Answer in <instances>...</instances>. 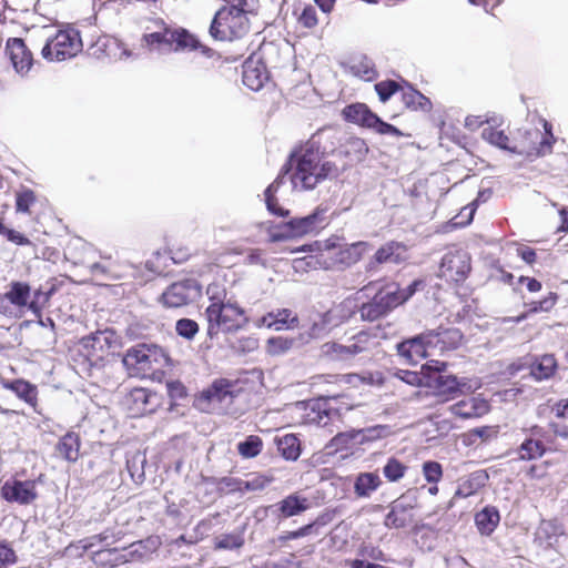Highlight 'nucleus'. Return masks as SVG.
<instances>
[{"label":"nucleus","mask_w":568,"mask_h":568,"mask_svg":"<svg viewBox=\"0 0 568 568\" xmlns=\"http://www.w3.org/2000/svg\"><path fill=\"white\" fill-rule=\"evenodd\" d=\"M422 468L424 478L429 484H437L443 478V466L436 460L424 462Z\"/></svg>","instance_id":"052dcab7"},{"label":"nucleus","mask_w":568,"mask_h":568,"mask_svg":"<svg viewBox=\"0 0 568 568\" xmlns=\"http://www.w3.org/2000/svg\"><path fill=\"white\" fill-rule=\"evenodd\" d=\"M564 534V526L557 520H544L538 529L539 538L544 539L547 546H552Z\"/></svg>","instance_id":"37998d69"},{"label":"nucleus","mask_w":568,"mask_h":568,"mask_svg":"<svg viewBox=\"0 0 568 568\" xmlns=\"http://www.w3.org/2000/svg\"><path fill=\"white\" fill-rule=\"evenodd\" d=\"M382 485V479L376 471L357 474L354 479V494L358 498H368Z\"/></svg>","instance_id":"c85d7f7f"},{"label":"nucleus","mask_w":568,"mask_h":568,"mask_svg":"<svg viewBox=\"0 0 568 568\" xmlns=\"http://www.w3.org/2000/svg\"><path fill=\"white\" fill-rule=\"evenodd\" d=\"M204 315L207 321L206 335L210 339L216 338L220 332L235 333L248 323L244 308L231 301L210 304L205 308Z\"/></svg>","instance_id":"7ed1b4c3"},{"label":"nucleus","mask_w":568,"mask_h":568,"mask_svg":"<svg viewBox=\"0 0 568 568\" xmlns=\"http://www.w3.org/2000/svg\"><path fill=\"white\" fill-rule=\"evenodd\" d=\"M8 387L27 404L34 406L37 404V386L23 379H16L8 384Z\"/></svg>","instance_id":"ea45409f"},{"label":"nucleus","mask_w":568,"mask_h":568,"mask_svg":"<svg viewBox=\"0 0 568 568\" xmlns=\"http://www.w3.org/2000/svg\"><path fill=\"white\" fill-rule=\"evenodd\" d=\"M335 400L336 397H327L316 402L313 407V412H317L318 424L323 423V425H327V423L333 418L341 417L339 409L332 405V402Z\"/></svg>","instance_id":"79ce46f5"},{"label":"nucleus","mask_w":568,"mask_h":568,"mask_svg":"<svg viewBox=\"0 0 568 568\" xmlns=\"http://www.w3.org/2000/svg\"><path fill=\"white\" fill-rule=\"evenodd\" d=\"M416 507V491H406L389 504V511L385 516L384 526L388 529H400L407 527L414 519L413 510Z\"/></svg>","instance_id":"9b49d317"},{"label":"nucleus","mask_w":568,"mask_h":568,"mask_svg":"<svg viewBox=\"0 0 568 568\" xmlns=\"http://www.w3.org/2000/svg\"><path fill=\"white\" fill-rule=\"evenodd\" d=\"M369 149L365 140L357 136L343 135L342 146L339 150V159L346 160V168L349 163H357L365 160Z\"/></svg>","instance_id":"5701e85b"},{"label":"nucleus","mask_w":568,"mask_h":568,"mask_svg":"<svg viewBox=\"0 0 568 568\" xmlns=\"http://www.w3.org/2000/svg\"><path fill=\"white\" fill-rule=\"evenodd\" d=\"M519 459L520 460H535L542 457L547 448L540 440L532 438H526L519 446Z\"/></svg>","instance_id":"a19ab883"},{"label":"nucleus","mask_w":568,"mask_h":568,"mask_svg":"<svg viewBox=\"0 0 568 568\" xmlns=\"http://www.w3.org/2000/svg\"><path fill=\"white\" fill-rule=\"evenodd\" d=\"M498 429L495 426H480L475 427L463 434V444L466 446L477 445L478 439L483 443H488L497 438Z\"/></svg>","instance_id":"58836bf2"},{"label":"nucleus","mask_w":568,"mask_h":568,"mask_svg":"<svg viewBox=\"0 0 568 568\" xmlns=\"http://www.w3.org/2000/svg\"><path fill=\"white\" fill-rule=\"evenodd\" d=\"M343 135L335 128H322L290 153L285 171L295 162V173L291 175L295 187L300 184L305 191L314 190L326 180L337 179L346 170V163L339 166L336 161L329 160L339 159Z\"/></svg>","instance_id":"f257e3e1"},{"label":"nucleus","mask_w":568,"mask_h":568,"mask_svg":"<svg viewBox=\"0 0 568 568\" xmlns=\"http://www.w3.org/2000/svg\"><path fill=\"white\" fill-rule=\"evenodd\" d=\"M352 71L365 81H373L378 77L375 63L366 55H362L358 60L354 61Z\"/></svg>","instance_id":"a18cd8bd"},{"label":"nucleus","mask_w":568,"mask_h":568,"mask_svg":"<svg viewBox=\"0 0 568 568\" xmlns=\"http://www.w3.org/2000/svg\"><path fill=\"white\" fill-rule=\"evenodd\" d=\"M481 138L489 144L497 146L500 150H505L510 153L519 155L526 154L523 150H519L517 146H510L508 144L509 138L505 134L503 130H496L491 126L485 128L481 131Z\"/></svg>","instance_id":"4c0bfd02"},{"label":"nucleus","mask_w":568,"mask_h":568,"mask_svg":"<svg viewBox=\"0 0 568 568\" xmlns=\"http://www.w3.org/2000/svg\"><path fill=\"white\" fill-rule=\"evenodd\" d=\"M263 447V440L257 435H250L237 444V452L244 458L256 457Z\"/></svg>","instance_id":"09e8293b"},{"label":"nucleus","mask_w":568,"mask_h":568,"mask_svg":"<svg viewBox=\"0 0 568 568\" xmlns=\"http://www.w3.org/2000/svg\"><path fill=\"white\" fill-rule=\"evenodd\" d=\"M392 433L389 425H374L358 430V434H362V442L382 439L388 437Z\"/></svg>","instance_id":"680f3d73"},{"label":"nucleus","mask_w":568,"mask_h":568,"mask_svg":"<svg viewBox=\"0 0 568 568\" xmlns=\"http://www.w3.org/2000/svg\"><path fill=\"white\" fill-rule=\"evenodd\" d=\"M0 497L7 503L30 505L38 498L36 481L10 478L2 484Z\"/></svg>","instance_id":"ddd939ff"},{"label":"nucleus","mask_w":568,"mask_h":568,"mask_svg":"<svg viewBox=\"0 0 568 568\" xmlns=\"http://www.w3.org/2000/svg\"><path fill=\"white\" fill-rule=\"evenodd\" d=\"M298 324L297 315L290 308L271 311L257 320L258 327L273 328L275 331L290 329Z\"/></svg>","instance_id":"6ab92c4d"},{"label":"nucleus","mask_w":568,"mask_h":568,"mask_svg":"<svg viewBox=\"0 0 568 568\" xmlns=\"http://www.w3.org/2000/svg\"><path fill=\"white\" fill-rule=\"evenodd\" d=\"M558 367L557 359L552 354L536 356L530 364V374L537 381L548 379L556 373Z\"/></svg>","instance_id":"72a5a7b5"},{"label":"nucleus","mask_w":568,"mask_h":568,"mask_svg":"<svg viewBox=\"0 0 568 568\" xmlns=\"http://www.w3.org/2000/svg\"><path fill=\"white\" fill-rule=\"evenodd\" d=\"M37 196L33 190L22 187L16 194V211L18 213H29L30 207L36 203Z\"/></svg>","instance_id":"4d7b16f0"},{"label":"nucleus","mask_w":568,"mask_h":568,"mask_svg":"<svg viewBox=\"0 0 568 568\" xmlns=\"http://www.w3.org/2000/svg\"><path fill=\"white\" fill-rule=\"evenodd\" d=\"M326 207L317 206L314 211L305 216L290 219L293 234L296 237L317 232L324 227Z\"/></svg>","instance_id":"2eb2a0df"},{"label":"nucleus","mask_w":568,"mask_h":568,"mask_svg":"<svg viewBox=\"0 0 568 568\" xmlns=\"http://www.w3.org/2000/svg\"><path fill=\"white\" fill-rule=\"evenodd\" d=\"M449 412L462 419H473L487 414L489 404L486 399L471 397L453 404Z\"/></svg>","instance_id":"412c9836"},{"label":"nucleus","mask_w":568,"mask_h":568,"mask_svg":"<svg viewBox=\"0 0 568 568\" xmlns=\"http://www.w3.org/2000/svg\"><path fill=\"white\" fill-rule=\"evenodd\" d=\"M174 44V52L197 50L200 40L184 28L169 29V45Z\"/></svg>","instance_id":"2f4dec72"},{"label":"nucleus","mask_w":568,"mask_h":568,"mask_svg":"<svg viewBox=\"0 0 568 568\" xmlns=\"http://www.w3.org/2000/svg\"><path fill=\"white\" fill-rule=\"evenodd\" d=\"M6 293L11 305L18 308H28L31 295V286L29 283L12 281Z\"/></svg>","instance_id":"c9c22d12"},{"label":"nucleus","mask_w":568,"mask_h":568,"mask_svg":"<svg viewBox=\"0 0 568 568\" xmlns=\"http://www.w3.org/2000/svg\"><path fill=\"white\" fill-rule=\"evenodd\" d=\"M399 305L389 285L379 288L374 296L358 307L362 321L376 322L388 316Z\"/></svg>","instance_id":"9d476101"},{"label":"nucleus","mask_w":568,"mask_h":568,"mask_svg":"<svg viewBox=\"0 0 568 568\" xmlns=\"http://www.w3.org/2000/svg\"><path fill=\"white\" fill-rule=\"evenodd\" d=\"M296 339L285 336H273L266 341V353L271 356H281L286 354L295 345Z\"/></svg>","instance_id":"c03bdc74"},{"label":"nucleus","mask_w":568,"mask_h":568,"mask_svg":"<svg viewBox=\"0 0 568 568\" xmlns=\"http://www.w3.org/2000/svg\"><path fill=\"white\" fill-rule=\"evenodd\" d=\"M394 294L398 305L406 303L419 288L425 286V282L420 278L414 280L406 287H400L397 283L388 284Z\"/></svg>","instance_id":"8fccbe9b"},{"label":"nucleus","mask_w":568,"mask_h":568,"mask_svg":"<svg viewBox=\"0 0 568 568\" xmlns=\"http://www.w3.org/2000/svg\"><path fill=\"white\" fill-rule=\"evenodd\" d=\"M406 470L407 466L404 463L396 457H389L383 467V475L388 481L395 483L405 476Z\"/></svg>","instance_id":"864d4df0"},{"label":"nucleus","mask_w":568,"mask_h":568,"mask_svg":"<svg viewBox=\"0 0 568 568\" xmlns=\"http://www.w3.org/2000/svg\"><path fill=\"white\" fill-rule=\"evenodd\" d=\"M448 363L432 359L424 364L426 371L425 388L437 397L440 402H448L471 390L469 378L457 377L454 374H447Z\"/></svg>","instance_id":"f03ea898"},{"label":"nucleus","mask_w":568,"mask_h":568,"mask_svg":"<svg viewBox=\"0 0 568 568\" xmlns=\"http://www.w3.org/2000/svg\"><path fill=\"white\" fill-rule=\"evenodd\" d=\"M471 271V256L465 250L448 251L442 257L438 276L447 282L460 284Z\"/></svg>","instance_id":"0eeeda50"},{"label":"nucleus","mask_w":568,"mask_h":568,"mask_svg":"<svg viewBox=\"0 0 568 568\" xmlns=\"http://www.w3.org/2000/svg\"><path fill=\"white\" fill-rule=\"evenodd\" d=\"M80 344L92 352H105L119 346L118 335L114 329L105 328L83 336Z\"/></svg>","instance_id":"aec40b11"},{"label":"nucleus","mask_w":568,"mask_h":568,"mask_svg":"<svg viewBox=\"0 0 568 568\" xmlns=\"http://www.w3.org/2000/svg\"><path fill=\"white\" fill-rule=\"evenodd\" d=\"M123 365L128 371L150 369L152 365L159 367H174V362L169 352L155 343H138L128 348L122 358Z\"/></svg>","instance_id":"39448f33"},{"label":"nucleus","mask_w":568,"mask_h":568,"mask_svg":"<svg viewBox=\"0 0 568 568\" xmlns=\"http://www.w3.org/2000/svg\"><path fill=\"white\" fill-rule=\"evenodd\" d=\"M489 480V475L486 469H478L468 475V477L462 481L466 487V494L475 495L479 489L486 486Z\"/></svg>","instance_id":"3c124183"},{"label":"nucleus","mask_w":568,"mask_h":568,"mask_svg":"<svg viewBox=\"0 0 568 568\" xmlns=\"http://www.w3.org/2000/svg\"><path fill=\"white\" fill-rule=\"evenodd\" d=\"M166 393L172 402L171 407L178 400L185 399L187 397V388L179 379H171L166 382Z\"/></svg>","instance_id":"e2e57ef3"},{"label":"nucleus","mask_w":568,"mask_h":568,"mask_svg":"<svg viewBox=\"0 0 568 568\" xmlns=\"http://www.w3.org/2000/svg\"><path fill=\"white\" fill-rule=\"evenodd\" d=\"M243 4L245 0H240L239 6L223 7L214 14L209 30L213 39L232 41L248 32L250 22Z\"/></svg>","instance_id":"20e7f679"},{"label":"nucleus","mask_w":568,"mask_h":568,"mask_svg":"<svg viewBox=\"0 0 568 568\" xmlns=\"http://www.w3.org/2000/svg\"><path fill=\"white\" fill-rule=\"evenodd\" d=\"M270 483L271 479L262 475H255L247 480L241 479V494L243 495L246 491L263 490Z\"/></svg>","instance_id":"69168bd1"},{"label":"nucleus","mask_w":568,"mask_h":568,"mask_svg":"<svg viewBox=\"0 0 568 568\" xmlns=\"http://www.w3.org/2000/svg\"><path fill=\"white\" fill-rule=\"evenodd\" d=\"M245 265H258L263 268L271 266L270 261L264 256L261 248H250L244 257Z\"/></svg>","instance_id":"774afa93"},{"label":"nucleus","mask_w":568,"mask_h":568,"mask_svg":"<svg viewBox=\"0 0 568 568\" xmlns=\"http://www.w3.org/2000/svg\"><path fill=\"white\" fill-rule=\"evenodd\" d=\"M393 375L403 383L416 387H425L427 378L424 365L422 366L420 372L409 369H396Z\"/></svg>","instance_id":"603ef678"},{"label":"nucleus","mask_w":568,"mask_h":568,"mask_svg":"<svg viewBox=\"0 0 568 568\" xmlns=\"http://www.w3.org/2000/svg\"><path fill=\"white\" fill-rule=\"evenodd\" d=\"M6 52L17 73L24 75L30 71L33 57L22 38H9Z\"/></svg>","instance_id":"4468645a"},{"label":"nucleus","mask_w":568,"mask_h":568,"mask_svg":"<svg viewBox=\"0 0 568 568\" xmlns=\"http://www.w3.org/2000/svg\"><path fill=\"white\" fill-rule=\"evenodd\" d=\"M464 339V334L459 328L450 327L443 328L439 327V345L440 349H457Z\"/></svg>","instance_id":"49530a36"},{"label":"nucleus","mask_w":568,"mask_h":568,"mask_svg":"<svg viewBox=\"0 0 568 568\" xmlns=\"http://www.w3.org/2000/svg\"><path fill=\"white\" fill-rule=\"evenodd\" d=\"M500 521L499 510L495 506H485L475 515V524L483 536H490Z\"/></svg>","instance_id":"7c9ffc66"},{"label":"nucleus","mask_w":568,"mask_h":568,"mask_svg":"<svg viewBox=\"0 0 568 568\" xmlns=\"http://www.w3.org/2000/svg\"><path fill=\"white\" fill-rule=\"evenodd\" d=\"M80 45L79 33L60 30L54 38L47 40L41 54L48 61H64L74 57Z\"/></svg>","instance_id":"6e6552de"},{"label":"nucleus","mask_w":568,"mask_h":568,"mask_svg":"<svg viewBox=\"0 0 568 568\" xmlns=\"http://www.w3.org/2000/svg\"><path fill=\"white\" fill-rule=\"evenodd\" d=\"M342 116L346 122L373 130L382 135H404L398 128L382 120L367 104L362 102L347 104L342 111Z\"/></svg>","instance_id":"423d86ee"},{"label":"nucleus","mask_w":568,"mask_h":568,"mask_svg":"<svg viewBox=\"0 0 568 568\" xmlns=\"http://www.w3.org/2000/svg\"><path fill=\"white\" fill-rule=\"evenodd\" d=\"M542 128L545 131L544 135H541L539 130L528 132V134L534 135L536 140L539 139L537 146H534L530 151L526 152L528 158H542L552 152V145L556 142V138L552 133V125L547 120H542Z\"/></svg>","instance_id":"bb28decb"},{"label":"nucleus","mask_w":568,"mask_h":568,"mask_svg":"<svg viewBox=\"0 0 568 568\" xmlns=\"http://www.w3.org/2000/svg\"><path fill=\"white\" fill-rule=\"evenodd\" d=\"M202 295V286L195 278H185L172 283L161 295L166 307H181L193 303Z\"/></svg>","instance_id":"f8f14e48"},{"label":"nucleus","mask_w":568,"mask_h":568,"mask_svg":"<svg viewBox=\"0 0 568 568\" xmlns=\"http://www.w3.org/2000/svg\"><path fill=\"white\" fill-rule=\"evenodd\" d=\"M400 251L404 252L405 246L399 242L390 241L382 245L367 264V270L369 271L377 264H384L388 262L399 264L404 261V256L402 255Z\"/></svg>","instance_id":"a878e982"},{"label":"nucleus","mask_w":568,"mask_h":568,"mask_svg":"<svg viewBox=\"0 0 568 568\" xmlns=\"http://www.w3.org/2000/svg\"><path fill=\"white\" fill-rule=\"evenodd\" d=\"M397 354L410 364H417L416 358L426 357L427 351L422 338L417 335L396 344Z\"/></svg>","instance_id":"473e14b6"},{"label":"nucleus","mask_w":568,"mask_h":568,"mask_svg":"<svg viewBox=\"0 0 568 568\" xmlns=\"http://www.w3.org/2000/svg\"><path fill=\"white\" fill-rule=\"evenodd\" d=\"M290 226H291L290 220L286 222L276 224V225H272L267 232L270 242L276 243V242L295 239L292 227H290Z\"/></svg>","instance_id":"13d9d810"},{"label":"nucleus","mask_w":568,"mask_h":568,"mask_svg":"<svg viewBox=\"0 0 568 568\" xmlns=\"http://www.w3.org/2000/svg\"><path fill=\"white\" fill-rule=\"evenodd\" d=\"M236 382L221 377L214 379L206 388L201 390L194 400V406L201 412H206L207 406L213 403L231 404L239 395Z\"/></svg>","instance_id":"1a4fd4ad"},{"label":"nucleus","mask_w":568,"mask_h":568,"mask_svg":"<svg viewBox=\"0 0 568 568\" xmlns=\"http://www.w3.org/2000/svg\"><path fill=\"white\" fill-rule=\"evenodd\" d=\"M558 295L550 292L546 297L540 301H535L528 304V313L536 314L539 312H549L557 303Z\"/></svg>","instance_id":"0e129e2a"},{"label":"nucleus","mask_w":568,"mask_h":568,"mask_svg":"<svg viewBox=\"0 0 568 568\" xmlns=\"http://www.w3.org/2000/svg\"><path fill=\"white\" fill-rule=\"evenodd\" d=\"M402 79L403 78L398 80L386 79L375 84L374 88L381 102L385 103L390 100L394 94L400 92L403 84Z\"/></svg>","instance_id":"de8ad7c7"},{"label":"nucleus","mask_w":568,"mask_h":568,"mask_svg":"<svg viewBox=\"0 0 568 568\" xmlns=\"http://www.w3.org/2000/svg\"><path fill=\"white\" fill-rule=\"evenodd\" d=\"M244 538L240 534H223L215 540V549L234 550L241 548Z\"/></svg>","instance_id":"bf43d9fd"},{"label":"nucleus","mask_w":568,"mask_h":568,"mask_svg":"<svg viewBox=\"0 0 568 568\" xmlns=\"http://www.w3.org/2000/svg\"><path fill=\"white\" fill-rule=\"evenodd\" d=\"M277 450L286 460L295 462L301 456V442L295 434H286L276 439Z\"/></svg>","instance_id":"e433bc0d"},{"label":"nucleus","mask_w":568,"mask_h":568,"mask_svg":"<svg viewBox=\"0 0 568 568\" xmlns=\"http://www.w3.org/2000/svg\"><path fill=\"white\" fill-rule=\"evenodd\" d=\"M310 507L308 499L298 494H291L284 499L270 505L267 511L276 518H290L297 516Z\"/></svg>","instance_id":"dca6fc26"},{"label":"nucleus","mask_w":568,"mask_h":568,"mask_svg":"<svg viewBox=\"0 0 568 568\" xmlns=\"http://www.w3.org/2000/svg\"><path fill=\"white\" fill-rule=\"evenodd\" d=\"M81 439L74 432L65 433L55 445V453L62 459L69 463H75L79 458Z\"/></svg>","instance_id":"cd10ccee"},{"label":"nucleus","mask_w":568,"mask_h":568,"mask_svg":"<svg viewBox=\"0 0 568 568\" xmlns=\"http://www.w3.org/2000/svg\"><path fill=\"white\" fill-rule=\"evenodd\" d=\"M199 331L200 326L197 322L192 318L182 317L175 322V332L178 336L186 341H192L196 336Z\"/></svg>","instance_id":"6e6d98bb"},{"label":"nucleus","mask_w":568,"mask_h":568,"mask_svg":"<svg viewBox=\"0 0 568 568\" xmlns=\"http://www.w3.org/2000/svg\"><path fill=\"white\" fill-rule=\"evenodd\" d=\"M400 101L409 111L428 113L433 109L429 98L417 90L409 81L402 79Z\"/></svg>","instance_id":"a211bd4d"},{"label":"nucleus","mask_w":568,"mask_h":568,"mask_svg":"<svg viewBox=\"0 0 568 568\" xmlns=\"http://www.w3.org/2000/svg\"><path fill=\"white\" fill-rule=\"evenodd\" d=\"M323 353L333 361H346L366 351L365 345L349 344L342 345L335 342L325 343Z\"/></svg>","instance_id":"c756f323"},{"label":"nucleus","mask_w":568,"mask_h":568,"mask_svg":"<svg viewBox=\"0 0 568 568\" xmlns=\"http://www.w3.org/2000/svg\"><path fill=\"white\" fill-rule=\"evenodd\" d=\"M242 81L252 91H260L270 80L266 65L261 60L247 59L243 63Z\"/></svg>","instance_id":"f3484780"},{"label":"nucleus","mask_w":568,"mask_h":568,"mask_svg":"<svg viewBox=\"0 0 568 568\" xmlns=\"http://www.w3.org/2000/svg\"><path fill=\"white\" fill-rule=\"evenodd\" d=\"M297 21L302 27L313 29L318 23L316 9L312 4H306L298 16Z\"/></svg>","instance_id":"338daca9"},{"label":"nucleus","mask_w":568,"mask_h":568,"mask_svg":"<svg viewBox=\"0 0 568 568\" xmlns=\"http://www.w3.org/2000/svg\"><path fill=\"white\" fill-rule=\"evenodd\" d=\"M57 291L58 286L52 280L40 284L37 288H31L28 311L33 315H40L49 306L50 300Z\"/></svg>","instance_id":"b1692460"},{"label":"nucleus","mask_w":568,"mask_h":568,"mask_svg":"<svg viewBox=\"0 0 568 568\" xmlns=\"http://www.w3.org/2000/svg\"><path fill=\"white\" fill-rule=\"evenodd\" d=\"M134 414L145 415L154 413L159 406V395L148 388H134L129 395Z\"/></svg>","instance_id":"4be33fe9"},{"label":"nucleus","mask_w":568,"mask_h":568,"mask_svg":"<svg viewBox=\"0 0 568 568\" xmlns=\"http://www.w3.org/2000/svg\"><path fill=\"white\" fill-rule=\"evenodd\" d=\"M145 456L141 454H135L131 458L126 459V469L135 484H142L145 479Z\"/></svg>","instance_id":"5fc2aeb1"},{"label":"nucleus","mask_w":568,"mask_h":568,"mask_svg":"<svg viewBox=\"0 0 568 568\" xmlns=\"http://www.w3.org/2000/svg\"><path fill=\"white\" fill-rule=\"evenodd\" d=\"M369 247V243L365 241L345 244L336 252L334 261L343 267H351L362 260Z\"/></svg>","instance_id":"393cba45"},{"label":"nucleus","mask_w":568,"mask_h":568,"mask_svg":"<svg viewBox=\"0 0 568 568\" xmlns=\"http://www.w3.org/2000/svg\"><path fill=\"white\" fill-rule=\"evenodd\" d=\"M491 195H493V190L490 187L480 189L477 193L476 199L470 204L471 207H470L469 212L467 213V216L465 217L463 214V211H462L458 215H456L448 222L449 227L450 229H460V227H465V226L469 225L474 219L476 207L479 204L487 202L491 197Z\"/></svg>","instance_id":"f704fd0d"}]
</instances>
